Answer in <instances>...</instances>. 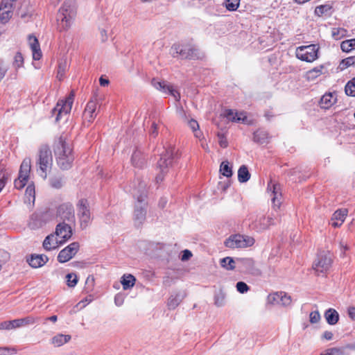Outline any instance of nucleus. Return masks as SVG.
I'll list each match as a JSON object with an SVG mask.
<instances>
[{
  "mask_svg": "<svg viewBox=\"0 0 355 355\" xmlns=\"http://www.w3.org/2000/svg\"><path fill=\"white\" fill-rule=\"evenodd\" d=\"M191 256H192V254L189 250H184L182 252V261L188 260L191 258Z\"/></svg>",
  "mask_w": 355,
  "mask_h": 355,
  "instance_id": "61",
  "label": "nucleus"
},
{
  "mask_svg": "<svg viewBox=\"0 0 355 355\" xmlns=\"http://www.w3.org/2000/svg\"><path fill=\"white\" fill-rule=\"evenodd\" d=\"M7 178H7L6 173L3 171H0V192L1 191L3 188L5 187Z\"/></svg>",
  "mask_w": 355,
  "mask_h": 355,
  "instance_id": "57",
  "label": "nucleus"
},
{
  "mask_svg": "<svg viewBox=\"0 0 355 355\" xmlns=\"http://www.w3.org/2000/svg\"><path fill=\"white\" fill-rule=\"evenodd\" d=\"M67 68V63L65 60L59 63L58 68L57 78L60 80H61L64 78Z\"/></svg>",
  "mask_w": 355,
  "mask_h": 355,
  "instance_id": "42",
  "label": "nucleus"
},
{
  "mask_svg": "<svg viewBox=\"0 0 355 355\" xmlns=\"http://www.w3.org/2000/svg\"><path fill=\"white\" fill-rule=\"evenodd\" d=\"M250 178V173L248 171V167L245 165H242L238 171V180L244 183L248 182Z\"/></svg>",
  "mask_w": 355,
  "mask_h": 355,
  "instance_id": "32",
  "label": "nucleus"
},
{
  "mask_svg": "<svg viewBox=\"0 0 355 355\" xmlns=\"http://www.w3.org/2000/svg\"><path fill=\"white\" fill-rule=\"evenodd\" d=\"M14 329L13 320L4 321L0 323V329L11 330Z\"/></svg>",
  "mask_w": 355,
  "mask_h": 355,
  "instance_id": "51",
  "label": "nucleus"
},
{
  "mask_svg": "<svg viewBox=\"0 0 355 355\" xmlns=\"http://www.w3.org/2000/svg\"><path fill=\"white\" fill-rule=\"evenodd\" d=\"M39 320V318L33 315H28L27 317L13 320L15 329L22 327L29 326L34 324Z\"/></svg>",
  "mask_w": 355,
  "mask_h": 355,
  "instance_id": "22",
  "label": "nucleus"
},
{
  "mask_svg": "<svg viewBox=\"0 0 355 355\" xmlns=\"http://www.w3.org/2000/svg\"><path fill=\"white\" fill-rule=\"evenodd\" d=\"M131 161L132 164L138 168L143 167L146 163V159L143 157L141 152L137 150L133 153Z\"/></svg>",
  "mask_w": 355,
  "mask_h": 355,
  "instance_id": "29",
  "label": "nucleus"
},
{
  "mask_svg": "<svg viewBox=\"0 0 355 355\" xmlns=\"http://www.w3.org/2000/svg\"><path fill=\"white\" fill-rule=\"evenodd\" d=\"M114 303L117 306H121L123 303V298L119 295L114 297Z\"/></svg>",
  "mask_w": 355,
  "mask_h": 355,
  "instance_id": "62",
  "label": "nucleus"
},
{
  "mask_svg": "<svg viewBox=\"0 0 355 355\" xmlns=\"http://www.w3.org/2000/svg\"><path fill=\"white\" fill-rule=\"evenodd\" d=\"M137 184L136 185V183H135L132 189L129 191L131 192L137 201L134 211V220L137 225H140L145 220L146 215V203L145 201L147 198V183L144 180L137 179Z\"/></svg>",
  "mask_w": 355,
  "mask_h": 355,
  "instance_id": "1",
  "label": "nucleus"
},
{
  "mask_svg": "<svg viewBox=\"0 0 355 355\" xmlns=\"http://www.w3.org/2000/svg\"><path fill=\"white\" fill-rule=\"evenodd\" d=\"M71 336L69 335L58 334L52 338L51 343L55 347H60L69 342Z\"/></svg>",
  "mask_w": 355,
  "mask_h": 355,
  "instance_id": "31",
  "label": "nucleus"
},
{
  "mask_svg": "<svg viewBox=\"0 0 355 355\" xmlns=\"http://www.w3.org/2000/svg\"><path fill=\"white\" fill-rule=\"evenodd\" d=\"M136 279L132 275H124L122 277V280L121 281V284L123 286V288L124 290H128L134 286Z\"/></svg>",
  "mask_w": 355,
  "mask_h": 355,
  "instance_id": "33",
  "label": "nucleus"
},
{
  "mask_svg": "<svg viewBox=\"0 0 355 355\" xmlns=\"http://www.w3.org/2000/svg\"><path fill=\"white\" fill-rule=\"evenodd\" d=\"M46 214L43 211L33 213L28 221V226L31 229L36 230L42 227L46 223Z\"/></svg>",
  "mask_w": 355,
  "mask_h": 355,
  "instance_id": "17",
  "label": "nucleus"
},
{
  "mask_svg": "<svg viewBox=\"0 0 355 355\" xmlns=\"http://www.w3.org/2000/svg\"><path fill=\"white\" fill-rule=\"evenodd\" d=\"M75 94L71 91L65 99L58 101L52 110V115L55 116V121L58 122L63 116L69 114L74 100Z\"/></svg>",
  "mask_w": 355,
  "mask_h": 355,
  "instance_id": "7",
  "label": "nucleus"
},
{
  "mask_svg": "<svg viewBox=\"0 0 355 355\" xmlns=\"http://www.w3.org/2000/svg\"><path fill=\"white\" fill-rule=\"evenodd\" d=\"M173 57L180 56L182 59H199L201 58L198 49L191 44H174L171 49Z\"/></svg>",
  "mask_w": 355,
  "mask_h": 355,
  "instance_id": "6",
  "label": "nucleus"
},
{
  "mask_svg": "<svg viewBox=\"0 0 355 355\" xmlns=\"http://www.w3.org/2000/svg\"><path fill=\"white\" fill-rule=\"evenodd\" d=\"M185 296L186 293L184 291L177 293L175 295L172 294L168 298L167 303L168 309H175L185 297Z\"/></svg>",
  "mask_w": 355,
  "mask_h": 355,
  "instance_id": "23",
  "label": "nucleus"
},
{
  "mask_svg": "<svg viewBox=\"0 0 355 355\" xmlns=\"http://www.w3.org/2000/svg\"><path fill=\"white\" fill-rule=\"evenodd\" d=\"M332 258L329 252H321L318 254L313 263V269L318 275L327 272L331 266Z\"/></svg>",
  "mask_w": 355,
  "mask_h": 355,
  "instance_id": "10",
  "label": "nucleus"
},
{
  "mask_svg": "<svg viewBox=\"0 0 355 355\" xmlns=\"http://www.w3.org/2000/svg\"><path fill=\"white\" fill-rule=\"evenodd\" d=\"M268 300L271 303L281 304L283 306H289L292 302L291 296L283 292L270 295Z\"/></svg>",
  "mask_w": 355,
  "mask_h": 355,
  "instance_id": "20",
  "label": "nucleus"
},
{
  "mask_svg": "<svg viewBox=\"0 0 355 355\" xmlns=\"http://www.w3.org/2000/svg\"><path fill=\"white\" fill-rule=\"evenodd\" d=\"M9 353L15 354L16 350L14 348L0 347V355H8Z\"/></svg>",
  "mask_w": 355,
  "mask_h": 355,
  "instance_id": "58",
  "label": "nucleus"
},
{
  "mask_svg": "<svg viewBox=\"0 0 355 355\" xmlns=\"http://www.w3.org/2000/svg\"><path fill=\"white\" fill-rule=\"evenodd\" d=\"M76 15V0H65L57 15L58 29L64 31L69 29Z\"/></svg>",
  "mask_w": 355,
  "mask_h": 355,
  "instance_id": "3",
  "label": "nucleus"
},
{
  "mask_svg": "<svg viewBox=\"0 0 355 355\" xmlns=\"http://www.w3.org/2000/svg\"><path fill=\"white\" fill-rule=\"evenodd\" d=\"M76 207L80 227L84 230L89 225L92 220L89 202L87 199L81 198L78 200Z\"/></svg>",
  "mask_w": 355,
  "mask_h": 355,
  "instance_id": "8",
  "label": "nucleus"
},
{
  "mask_svg": "<svg viewBox=\"0 0 355 355\" xmlns=\"http://www.w3.org/2000/svg\"><path fill=\"white\" fill-rule=\"evenodd\" d=\"M173 159V149L170 147L165 150L161 154L160 158L157 164V170L158 173L156 175L155 180L157 183L161 182L164 180V176L168 171V168L171 166Z\"/></svg>",
  "mask_w": 355,
  "mask_h": 355,
  "instance_id": "5",
  "label": "nucleus"
},
{
  "mask_svg": "<svg viewBox=\"0 0 355 355\" xmlns=\"http://www.w3.org/2000/svg\"><path fill=\"white\" fill-rule=\"evenodd\" d=\"M240 4V0H225V6L230 11L237 10Z\"/></svg>",
  "mask_w": 355,
  "mask_h": 355,
  "instance_id": "41",
  "label": "nucleus"
},
{
  "mask_svg": "<svg viewBox=\"0 0 355 355\" xmlns=\"http://www.w3.org/2000/svg\"><path fill=\"white\" fill-rule=\"evenodd\" d=\"M348 211L347 209H341L336 211L333 214L331 220H338L343 223L347 216Z\"/></svg>",
  "mask_w": 355,
  "mask_h": 355,
  "instance_id": "36",
  "label": "nucleus"
},
{
  "mask_svg": "<svg viewBox=\"0 0 355 355\" xmlns=\"http://www.w3.org/2000/svg\"><path fill=\"white\" fill-rule=\"evenodd\" d=\"M52 166L53 156L50 148L47 145L41 146L36 160L37 173L45 180Z\"/></svg>",
  "mask_w": 355,
  "mask_h": 355,
  "instance_id": "4",
  "label": "nucleus"
},
{
  "mask_svg": "<svg viewBox=\"0 0 355 355\" xmlns=\"http://www.w3.org/2000/svg\"><path fill=\"white\" fill-rule=\"evenodd\" d=\"M220 265L226 270H234V268H237V258L234 259L230 257H225L220 260Z\"/></svg>",
  "mask_w": 355,
  "mask_h": 355,
  "instance_id": "30",
  "label": "nucleus"
},
{
  "mask_svg": "<svg viewBox=\"0 0 355 355\" xmlns=\"http://www.w3.org/2000/svg\"><path fill=\"white\" fill-rule=\"evenodd\" d=\"M62 240H58V238L55 234H50L47 236L44 242L43 247L46 250L50 251L56 249L60 245L63 244Z\"/></svg>",
  "mask_w": 355,
  "mask_h": 355,
  "instance_id": "21",
  "label": "nucleus"
},
{
  "mask_svg": "<svg viewBox=\"0 0 355 355\" xmlns=\"http://www.w3.org/2000/svg\"><path fill=\"white\" fill-rule=\"evenodd\" d=\"M54 153L57 164L61 169L67 170L71 167L74 157L71 145L64 136L61 135L55 144Z\"/></svg>",
  "mask_w": 355,
  "mask_h": 355,
  "instance_id": "2",
  "label": "nucleus"
},
{
  "mask_svg": "<svg viewBox=\"0 0 355 355\" xmlns=\"http://www.w3.org/2000/svg\"><path fill=\"white\" fill-rule=\"evenodd\" d=\"M35 201V186L29 184L25 191V202L31 204Z\"/></svg>",
  "mask_w": 355,
  "mask_h": 355,
  "instance_id": "34",
  "label": "nucleus"
},
{
  "mask_svg": "<svg viewBox=\"0 0 355 355\" xmlns=\"http://www.w3.org/2000/svg\"><path fill=\"white\" fill-rule=\"evenodd\" d=\"M235 118H233L234 122H244L247 118L245 112H235Z\"/></svg>",
  "mask_w": 355,
  "mask_h": 355,
  "instance_id": "56",
  "label": "nucleus"
},
{
  "mask_svg": "<svg viewBox=\"0 0 355 355\" xmlns=\"http://www.w3.org/2000/svg\"><path fill=\"white\" fill-rule=\"evenodd\" d=\"M324 318L329 324L334 325L339 320V314L335 309H329L324 313Z\"/></svg>",
  "mask_w": 355,
  "mask_h": 355,
  "instance_id": "28",
  "label": "nucleus"
},
{
  "mask_svg": "<svg viewBox=\"0 0 355 355\" xmlns=\"http://www.w3.org/2000/svg\"><path fill=\"white\" fill-rule=\"evenodd\" d=\"M345 92L347 96H355V78L347 83Z\"/></svg>",
  "mask_w": 355,
  "mask_h": 355,
  "instance_id": "40",
  "label": "nucleus"
},
{
  "mask_svg": "<svg viewBox=\"0 0 355 355\" xmlns=\"http://www.w3.org/2000/svg\"><path fill=\"white\" fill-rule=\"evenodd\" d=\"M220 171L227 178H230L232 175V168L229 166V162L227 161H224L221 163Z\"/></svg>",
  "mask_w": 355,
  "mask_h": 355,
  "instance_id": "38",
  "label": "nucleus"
},
{
  "mask_svg": "<svg viewBox=\"0 0 355 355\" xmlns=\"http://www.w3.org/2000/svg\"><path fill=\"white\" fill-rule=\"evenodd\" d=\"M343 63L345 64L346 67H349L355 64V56L349 57L343 60Z\"/></svg>",
  "mask_w": 355,
  "mask_h": 355,
  "instance_id": "60",
  "label": "nucleus"
},
{
  "mask_svg": "<svg viewBox=\"0 0 355 355\" xmlns=\"http://www.w3.org/2000/svg\"><path fill=\"white\" fill-rule=\"evenodd\" d=\"M151 84L156 89L162 92L164 94L171 95L177 101H180V93L167 82L160 81L158 79L153 78L151 80Z\"/></svg>",
  "mask_w": 355,
  "mask_h": 355,
  "instance_id": "14",
  "label": "nucleus"
},
{
  "mask_svg": "<svg viewBox=\"0 0 355 355\" xmlns=\"http://www.w3.org/2000/svg\"><path fill=\"white\" fill-rule=\"evenodd\" d=\"M254 267V262L250 258H237V268L240 270L251 272Z\"/></svg>",
  "mask_w": 355,
  "mask_h": 355,
  "instance_id": "25",
  "label": "nucleus"
},
{
  "mask_svg": "<svg viewBox=\"0 0 355 355\" xmlns=\"http://www.w3.org/2000/svg\"><path fill=\"white\" fill-rule=\"evenodd\" d=\"M319 46L317 44L301 46L296 49V56L298 59L307 62H312L318 58Z\"/></svg>",
  "mask_w": 355,
  "mask_h": 355,
  "instance_id": "11",
  "label": "nucleus"
},
{
  "mask_svg": "<svg viewBox=\"0 0 355 355\" xmlns=\"http://www.w3.org/2000/svg\"><path fill=\"white\" fill-rule=\"evenodd\" d=\"M57 217L62 223H74L76 221L73 206L70 202L61 204L57 209Z\"/></svg>",
  "mask_w": 355,
  "mask_h": 355,
  "instance_id": "13",
  "label": "nucleus"
},
{
  "mask_svg": "<svg viewBox=\"0 0 355 355\" xmlns=\"http://www.w3.org/2000/svg\"><path fill=\"white\" fill-rule=\"evenodd\" d=\"M55 235L65 243L72 236L71 227L66 223H60L56 226Z\"/></svg>",
  "mask_w": 355,
  "mask_h": 355,
  "instance_id": "18",
  "label": "nucleus"
},
{
  "mask_svg": "<svg viewBox=\"0 0 355 355\" xmlns=\"http://www.w3.org/2000/svg\"><path fill=\"white\" fill-rule=\"evenodd\" d=\"M29 44L33 52V58L35 60H38L42 57V52L37 38L35 36H29Z\"/></svg>",
  "mask_w": 355,
  "mask_h": 355,
  "instance_id": "26",
  "label": "nucleus"
},
{
  "mask_svg": "<svg viewBox=\"0 0 355 355\" xmlns=\"http://www.w3.org/2000/svg\"><path fill=\"white\" fill-rule=\"evenodd\" d=\"M336 101V98L334 96L333 94L327 93L324 94L320 101V106L322 109H329Z\"/></svg>",
  "mask_w": 355,
  "mask_h": 355,
  "instance_id": "27",
  "label": "nucleus"
},
{
  "mask_svg": "<svg viewBox=\"0 0 355 355\" xmlns=\"http://www.w3.org/2000/svg\"><path fill=\"white\" fill-rule=\"evenodd\" d=\"M310 322L312 324L317 323L320 320V315L318 311H312L309 315Z\"/></svg>",
  "mask_w": 355,
  "mask_h": 355,
  "instance_id": "54",
  "label": "nucleus"
},
{
  "mask_svg": "<svg viewBox=\"0 0 355 355\" xmlns=\"http://www.w3.org/2000/svg\"><path fill=\"white\" fill-rule=\"evenodd\" d=\"M31 168V160L29 157H26L20 166L19 177L15 180L14 185L17 189H22L26 184L29 173Z\"/></svg>",
  "mask_w": 355,
  "mask_h": 355,
  "instance_id": "12",
  "label": "nucleus"
},
{
  "mask_svg": "<svg viewBox=\"0 0 355 355\" xmlns=\"http://www.w3.org/2000/svg\"><path fill=\"white\" fill-rule=\"evenodd\" d=\"M322 67H320L319 68L316 67V68H314L312 70H310L308 72V78H313L315 76H319L320 74L322 73Z\"/></svg>",
  "mask_w": 355,
  "mask_h": 355,
  "instance_id": "55",
  "label": "nucleus"
},
{
  "mask_svg": "<svg viewBox=\"0 0 355 355\" xmlns=\"http://www.w3.org/2000/svg\"><path fill=\"white\" fill-rule=\"evenodd\" d=\"M159 123L156 121H153L150 128L149 130V135L151 137H156L158 135Z\"/></svg>",
  "mask_w": 355,
  "mask_h": 355,
  "instance_id": "50",
  "label": "nucleus"
},
{
  "mask_svg": "<svg viewBox=\"0 0 355 355\" xmlns=\"http://www.w3.org/2000/svg\"><path fill=\"white\" fill-rule=\"evenodd\" d=\"M321 355H346L345 353V348L333 347L328 349L324 354Z\"/></svg>",
  "mask_w": 355,
  "mask_h": 355,
  "instance_id": "44",
  "label": "nucleus"
},
{
  "mask_svg": "<svg viewBox=\"0 0 355 355\" xmlns=\"http://www.w3.org/2000/svg\"><path fill=\"white\" fill-rule=\"evenodd\" d=\"M27 261L28 262L29 265L35 268L42 267V264L40 263V261L39 259L38 254H33L31 255L30 259H27Z\"/></svg>",
  "mask_w": 355,
  "mask_h": 355,
  "instance_id": "43",
  "label": "nucleus"
},
{
  "mask_svg": "<svg viewBox=\"0 0 355 355\" xmlns=\"http://www.w3.org/2000/svg\"><path fill=\"white\" fill-rule=\"evenodd\" d=\"M96 109V103L94 100L91 99L87 103L83 112L84 123L86 121L89 124L93 122L95 119Z\"/></svg>",
  "mask_w": 355,
  "mask_h": 355,
  "instance_id": "19",
  "label": "nucleus"
},
{
  "mask_svg": "<svg viewBox=\"0 0 355 355\" xmlns=\"http://www.w3.org/2000/svg\"><path fill=\"white\" fill-rule=\"evenodd\" d=\"M24 58L21 53L18 52L15 54L14 58L13 66L17 69L23 66Z\"/></svg>",
  "mask_w": 355,
  "mask_h": 355,
  "instance_id": "46",
  "label": "nucleus"
},
{
  "mask_svg": "<svg viewBox=\"0 0 355 355\" xmlns=\"http://www.w3.org/2000/svg\"><path fill=\"white\" fill-rule=\"evenodd\" d=\"M51 187L54 189H60L63 186V180L61 177H53L49 180Z\"/></svg>",
  "mask_w": 355,
  "mask_h": 355,
  "instance_id": "45",
  "label": "nucleus"
},
{
  "mask_svg": "<svg viewBox=\"0 0 355 355\" xmlns=\"http://www.w3.org/2000/svg\"><path fill=\"white\" fill-rule=\"evenodd\" d=\"M254 243L252 237L241 235L234 234L230 236L225 241V245L228 248H241L252 246Z\"/></svg>",
  "mask_w": 355,
  "mask_h": 355,
  "instance_id": "9",
  "label": "nucleus"
},
{
  "mask_svg": "<svg viewBox=\"0 0 355 355\" xmlns=\"http://www.w3.org/2000/svg\"><path fill=\"white\" fill-rule=\"evenodd\" d=\"M92 302V299H88L87 297L85 298L84 300H81L76 304V307L79 308L80 309H83L85 307L87 304H88L89 302Z\"/></svg>",
  "mask_w": 355,
  "mask_h": 355,
  "instance_id": "59",
  "label": "nucleus"
},
{
  "mask_svg": "<svg viewBox=\"0 0 355 355\" xmlns=\"http://www.w3.org/2000/svg\"><path fill=\"white\" fill-rule=\"evenodd\" d=\"M268 134L264 131L258 130L254 132L253 134L254 141L261 144L266 142Z\"/></svg>",
  "mask_w": 355,
  "mask_h": 355,
  "instance_id": "35",
  "label": "nucleus"
},
{
  "mask_svg": "<svg viewBox=\"0 0 355 355\" xmlns=\"http://www.w3.org/2000/svg\"><path fill=\"white\" fill-rule=\"evenodd\" d=\"M67 285L69 287H74L78 282V277L74 273L67 274L66 276Z\"/></svg>",
  "mask_w": 355,
  "mask_h": 355,
  "instance_id": "47",
  "label": "nucleus"
},
{
  "mask_svg": "<svg viewBox=\"0 0 355 355\" xmlns=\"http://www.w3.org/2000/svg\"><path fill=\"white\" fill-rule=\"evenodd\" d=\"M8 69V66L4 63L3 60H0V82L5 77V75L7 73Z\"/></svg>",
  "mask_w": 355,
  "mask_h": 355,
  "instance_id": "53",
  "label": "nucleus"
},
{
  "mask_svg": "<svg viewBox=\"0 0 355 355\" xmlns=\"http://www.w3.org/2000/svg\"><path fill=\"white\" fill-rule=\"evenodd\" d=\"M340 48L345 52H349L352 49H355V39L343 41L341 43Z\"/></svg>",
  "mask_w": 355,
  "mask_h": 355,
  "instance_id": "37",
  "label": "nucleus"
},
{
  "mask_svg": "<svg viewBox=\"0 0 355 355\" xmlns=\"http://www.w3.org/2000/svg\"><path fill=\"white\" fill-rule=\"evenodd\" d=\"M236 287L241 293H245L249 290V286L243 282H237Z\"/></svg>",
  "mask_w": 355,
  "mask_h": 355,
  "instance_id": "52",
  "label": "nucleus"
},
{
  "mask_svg": "<svg viewBox=\"0 0 355 355\" xmlns=\"http://www.w3.org/2000/svg\"><path fill=\"white\" fill-rule=\"evenodd\" d=\"M189 125L191 128V130L195 132V136L198 138H200L201 135L200 132H197V130L199 128V125L198 122L194 119H191L189 121Z\"/></svg>",
  "mask_w": 355,
  "mask_h": 355,
  "instance_id": "49",
  "label": "nucleus"
},
{
  "mask_svg": "<svg viewBox=\"0 0 355 355\" xmlns=\"http://www.w3.org/2000/svg\"><path fill=\"white\" fill-rule=\"evenodd\" d=\"M331 10V7L328 5H321L317 6L315 10V12L317 15L321 16L323 14L328 12Z\"/></svg>",
  "mask_w": 355,
  "mask_h": 355,
  "instance_id": "48",
  "label": "nucleus"
},
{
  "mask_svg": "<svg viewBox=\"0 0 355 355\" xmlns=\"http://www.w3.org/2000/svg\"><path fill=\"white\" fill-rule=\"evenodd\" d=\"M225 294L222 291H218L214 295V303L217 306H222L225 304Z\"/></svg>",
  "mask_w": 355,
  "mask_h": 355,
  "instance_id": "39",
  "label": "nucleus"
},
{
  "mask_svg": "<svg viewBox=\"0 0 355 355\" xmlns=\"http://www.w3.org/2000/svg\"><path fill=\"white\" fill-rule=\"evenodd\" d=\"M17 0H1L0 4V21L7 23L12 17L14 9V3Z\"/></svg>",
  "mask_w": 355,
  "mask_h": 355,
  "instance_id": "15",
  "label": "nucleus"
},
{
  "mask_svg": "<svg viewBox=\"0 0 355 355\" xmlns=\"http://www.w3.org/2000/svg\"><path fill=\"white\" fill-rule=\"evenodd\" d=\"M348 314L352 319L355 320V307H349L348 309Z\"/></svg>",
  "mask_w": 355,
  "mask_h": 355,
  "instance_id": "64",
  "label": "nucleus"
},
{
  "mask_svg": "<svg viewBox=\"0 0 355 355\" xmlns=\"http://www.w3.org/2000/svg\"><path fill=\"white\" fill-rule=\"evenodd\" d=\"M225 116L229 119L233 121V118H235V112L232 110H228L225 112Z\"/></svg>",
  "mask_w": 355,
  "mask_h": 355,
  "instance_id": "63",
  "label": "nucleus"
},
{
  "mask_svg": "<svg viewBox=\"0 0 355 355\" xmlns=\"http://www.w3.org/2000/svg\"><path fill=\"white\" fill-rule=\"evenodd\" d=\"M80 245L78 242H73L62 249L58 255V261L60 263H65L71 259L78 252Z\"/></svg>",
  "mask_w": 355,
  "mask_h": 355,
  "instance_id": "16",
  "label": "nucleus"
},
{
  "mask_svg": "<svg viewBox=\"0 0 355 355\" xmlns=\"http://www.w3.org/2000/svg\"><path fill=\"white\" fill-rule=\"evenodd\" d=\"M270 197L274 207L279 208L282 203V193L279 184H272V191L270 192Z\"/></svg>",
  "mask_w": 355,
  "mask_h": 355,
  "instance_id": "24",
  "label": "nucleus"
}]
</instances>
